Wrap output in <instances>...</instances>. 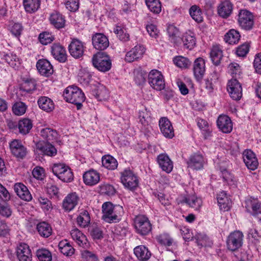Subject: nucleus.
Returning a JSON list of instances; mask_svg holds the SVG:
<instances>
[{
	"label": "nucleus",
	"mask_w": 261,
	"mask_h": 261,
	"mask_svg": "<svg viewBox=\"0 0 261 261\" xmlns=\"http://www.w3.org/2000/svg\"><path fill=\"white\" fill-rule=\"evenodd\" d=\"M70 235L73 240L81 247L86 248L88 246L87 238L79 229L74 228L70 231Z\"/></svg>",
	"instance_id": "nucleus-28"
},
{
	"label": "nucleus",
	"mask_w": 261,
	"mask_h": 261,
	"mask_svg": "<svg viewBox=\"0 0 261 261\" xmlns=\"http://www.w3.org/2000/svg\"><path fill=\"white\" fill-rule=\"evenodd\" d=\"M156 239L158 242L161 245L170 246L172 244V239L167 233H162L157 236Z\"/></svg>",
	"instance_id": "nucleus-54"
},
{
	"label": "nucleus",
	"mask_w": 261,
	"mask_h": 261,
	"mask_svg": "<svg viewBox=\"0 0 261 261\" xmlns=\"http://www.w3.org/2000/svg\"><path fill=\"white\" fill-rule=\"evenodd\" d=\"M68 50L72 57L75 59H79L84 55L85 46L82 41L74 39L69 45Z\"/></svg>",
	"instance_id": "nucleus-10"
},
{
	"label": "nucleus",
	"mask_w": 261,
	"mask_h": 261,
	"mask_svg": "<svg viewBox=\"0 0 261 261\" xmlns=\"http://www.w3.org/2000/svg\"><path fill=\"white\" fill-rule=\"evenodd\" d=\"M146 6L154 14H159L162 10V5L160 0H145Z\"/></svg>",
	"instance_id": "nucleus-47"
},
{
	"label": "nucleus",
	"mask_w": 261,
	"mask_h": 261,
	"mask_svg": "<svg viewBox=\"0 0 261 261\" xmlns=\"http://www.w3.org/2000/svg\"><path fill=\"white\" fill-rule=\"evenodd\" d=\"M41 136L47 141H53L57 138V131L50 128L46 127L41 130Z\"/></svg>",
	"instance_id": "nucleus-45"
},
{
	"label": "nucleus",
	"mask_w": 261,
	"mask_h": 261,
	"mask_svg": "<svg viewBox=\"0 0 261 261\" xmlns=\"http://www.w3.org/2000/svg\"><path fill=\"white\" fill-rule=\"evenodd\" d=\"M158 163L161 168L166 173H170L173 168L172 161L168 155L164 153L159 154L157 158Z\"/></svg>",
	"instance_id": "nucleus-23"
},
{
	"label": "nucleus",
	"mask_w": 261,
	"mask_h": 261,
	"mask_svg": "<svg viewBox=\"0 0 261 261\" xmlns=\"http://www.w3.org/2000/svg\"><path fill=\"white\" fill-rule=\"evenodd\" d=\"M16 254L19 261H32V252L27 244L21 243L17 246Z\"/></svg>",
	"instance_id": "nucleus-17"
},
{
	"label": "nucleus",
	"mask_w": 261,
	"mask_h": 261,
	"mask_svg": "<svg viewBox=\"0 0 261 261\" xmlns=\"http://www.w3.org/2000/svg\"><path fill=\"white\" fill-rule=\"evenodd\" d=\"M250 204L252 208L251 214L261 221V203L251 201Z\"/></svg>",
	"instance_id": "nucleus-56"
},
{
	"label": "nucleus",
	"mask_w": 261,
	"mask_h": 261,
	"mask_svg": "<svg viewBox=\"0 0 261 261\" xmlns=\"http://www.w3.org/2000/svg\"><path fill=\"white\" fill-rule=\"evenodd\" d=\"M36 67L39 73L45 76H49L53 73V67L50 63L46 59H40L36 64Z\"/></svg>",
	"instance_id": "nucleus-21"
},
{
	"label": "nucleus",
	"mask_w": 261,
	"mask_h": 261,
	"mask_svg": "<svg viewBox=\"0 0 261 261\" xmlns=\"http://www.w3.org/2000/svg\"><path fill=\"white\" fill-rule=\"evenodd\" d=\"M36 149L41 151L43 154L54 156L57 154L56 148L50 143L38 142L36 144Z\"/></svg>",
	"instance_id": "nucleus-25"
},
{
	"label": "nucleus",
	"mask_w": 261,
	"mask_h": 261,
	"mask_svg": "<svg viewBox=\"0 0 261 261\" xmlns=\"http://www.w3.org/2000/svg\"><path fill=\"white\" fill-rule=\"evenodd\" d=\"M189 14L193 20L197 23L203 20V13L200 8L197 5H193L189 9Z\"/></svg>",
	"instance_id": "nucleus-36"
},
{
	"label": "nucleus",
	"mask_w": 261,
	"mask_h": 261,
	"mask_svg": "<svg viewBox=\"0 0 261 261\" xmlns=\"http://www.w3.org/2000/svg\"><path fill=\"white\" fill-rule=\"evenodd\" d=\"M144 53L145 48L143 46L136 45L126 53L125 60L128 62H132L141 58Z\"/></svg>",
	"instance_id": "nucleus-22"
},
{
	"label": "nucleus",
	"mask_w": 261,
	"mask_h": 261,
	"mask_svg": "<svg viewBox=\"0 0 261 261\" xmlns=\"http://www.w3.org/2000/svg\"><path fill=\"white\" fill-rule=\"evenodd\" d=\"M27 108V107L24 102H16L12 107V111L16 115L21 116L25 113Z\"/></svg>",
	"instance_id": "nucleus-53"
},
{
	"label": "nucleus",
	"mask_w": 261,
	"mask_h": 261,
	"mask_svg": "<svg viewBox=\"0 0 261 261\" xmlns=\"http://www.w3.org/2000/svg\"><path fill=\"white\" fill-rule=\"evenodd\" d=\"M58 247L61 252L66 256H71L74 253V249L66 240L60 242Z\"/></svg>",
	"instance_id": "nucleus-39"
},
{
	"label": "nucleus",
	"mask_w": 261,
	"mask_h": 261,
	"mask_svg": "<svg viewBox=\"0 0 261 261\" xmlns=\"http://www.w3.org/2000/svg\"><path fill=\"white\" fill-rule=\"evenodd\" d=\"M40 5V0H23V6L25 11L29 13L36 11Z\"/></svg>",
	"instance_id": "nucleus-44"
},
{
	"label": "nucleus",
	"mask_w": 261,
	"mask_h": 261,
	"mask_svg": "<svg viewBox=\"0 0 261 261\" xmlns=\"http://www.w3.org/2000/svg\"><path fill=\"white\" fill-rule=\"evenodd\" d=\"M211 60L213 64L218 65L220 64L223 57L222 51L218 45L214 46L210 53Z\"/></svg>",
	"instance_id": "nucleus-40"
},
{
	"label": "nucleus",
	"mask_w": 261,
	"mask_h": 261,
	"mask_svg": "<svg viewBox=\"0 0 261 261\" xmlns=\"http://www.w3.org/2000/svg\"><path fill=\"white\" fill-rule=\"evenodd\" d=\"M217 123L219 129L224 133H229L232 130V122L227 115H220Z\"/></svg>",
	"instance_id": "nucleus-19"
},
{
	"label": "nucleus",
	"mask_w": 261,
	"mask_h": 261,
	"mask_svg": "<svg viewBox=\"0 0 261 261\" xmlns=\"http://www.w3.org/2000/svg\"><path fill=\"white\" fill-rule=\"evenodd\" d=\"M99 192L101 194L110 196L115 194L116 190L112 185L108 184H103L99 186Z\"/></svg>",
	"instance_id": "nucleus-50"
},
{
	"label": "nucleus",
	"mask_w": 261,
	"mask_h": 261,
	"mask_svg": "<svg viewBox=\"0 0 261 261\" xmlns=\"http://www.w3.org/2000/svg\"><path fill=\"white\" fill-rule=\"evenodd\" d=\"M101 161L102 166L109 170H114L118 166L117 160L109 154L103 155L102 157Z\"/></svg>",
	"instance_id": "nucleus-35"
},
{
	"label": "nucleus",
	"mask_w": 261,
	"mask_h": 261,
	"mask_svg": "<svg viewBox=\"0 0 261 261\" xmlns=\"http://www.w3.org/2000/svg\"><path fill=\"white\" fill-rule=\"evenodd\" d=\"M68 167H69L68 166H66L64 164H55L52 167V171L54 174L58 177L60 175L65 172L66 168H68Z\"/></svg>",
	"instance_id": "nucleus-60"
},
{
	"label": "nucleus",
	"mask_w": 261,
	"mask_h": 261,
	"mask_svg": "<svg viewBox=\"0 0 261 261\" xmlns=\"http://www.w3.org/2000/svg\"><path fill=\"white\" fill-rule=\"evenodd\" d=\"M83 178L84 182L86 185L92 186L99 181L100 174L94 169H90L84 173Z\"/></svg>",
	"instance_id": "nucleus-20"
},
{
	"label": "nucleus",
	"mask_w": 261,
	"mask_h": 261,
	"mask_svg": "<svg viewBox=\"0 0 261 261\" xmlns=\"http://www.w3.org/2000/svg\"><path fill=\"white\" fill-rule=\"evenodd\" d=\"M66 8L71 12H75L79 8V0H67L65 3Z\"/></svg>",
	"instance_id": "nucleus-63"
},
{
	"label": "nucleus",
	"mask_w": 261,
	"mask_h": 261,
	"mask_svg": "<svg viewBox=\"0 0 261 261\" xmlns=\"http://www.w3.org/2000/svg\"><path fill=\"white\" fill-rule=\"evenodd\" d=\"M4 60L11 67L15 68L19 65V61L15 55L12 54H7L4 56Z\"/></svg>",
	"instance_id": "nucleus-59"
},
{
	"label": "nucleus",
	"mask_w": 261,
	"mask_h": 261,
	"mask_svg": "<svg viewBox=\"0 0 261 261\" xmlns=\"http://www.w3.org/2000/svg\"><path fill=\"white\" fill-rule=\"evenodd\" d=\"M114 32L121 41L125 42L129 40V35L125 29L117 25L114 29Z\"/></svg>",
	"instance_id": "nucleus-48"
},
{
	"label": "nucleus",
	"mask_w": 261,
	"mask_h": 261,
	"mask_svg": "<svg viewBox=\"0 0 261 261\" xmlns=\"http://www.w3.org/2000/svg\"><path fill=\"white\" fill-rule=\"evenodd\" d=\"M181 202L186 203L190 207L198 212L200 211L202 205V201L201 198L198 197L195 195H188L187 197H185Z\"/></svg>",
	"instance_id": "nucleus-24"
},
{
	"label": "nucleus",
	"mask_w": 261,
	"mask_h": 261,
	"mask_svg": "<svg viewBox=\"0 0 261 261\" xmlns=\"http://www.w3.org/2000/svg\"><path fill=\"white\" fill-rule=\"evenodd\" d=\"M19 89L25 93H32L36 89V82L32 79L24 81L20 85Z\"/></svg>",
	"instance_id": "nucleus-38"
},
{
	"label": "nucleus",
	"mask_w": 261,
	"mask_h": 261,
	"mask_svg": "<svg viewBox=\"0 0 261 261\" xmlns=\"http://www.w3.org/2000/svg\"><path fill=\"white\" fill-rule=\"evenodd\" d=\"M32 126L31 120L27 118L20 120L18 124L19 132L23 135L28 134L32 128Z\"/></svg>",
	"instance_id": "nucleus-43"
},
{
	"label": "nucleus",
	"mask_w": 261,
	"mask_h": 261,
	"mask_svg": "<svg viewBox=\"0 0 261 261\" xmlns=\"http://www.w3.org/2000/svg\"><path fill=\"white\" fill-rule=\"evenodd\" d=\"M37 103L40 109L46 112H51L55 109V104L53 100L47 96L39 97Z\"/></svg>",
	"instance_id": "nucleus-30"
},
{
	"label": "nucleus",
	"mask_w": 261,
	"mask_h": 261,
	"mask_svg": "<svg viewBox=\"0 0 261 261\" xmlns=\"http://www.w3.org/2000/svg\"><path fill=\"white\" fill-rule=\"evenodd\" d=\"M197 125L199 128L203 131H205L208 136H211L212 131L210 130L207 122L202 119H199L197 121Z\"/></svg>",
	"instance_id": "nucleus-64"
},
{
	"label": "nucleus",
	"mask_w": 261,
	"mask_h": 261,
	"mask_svg": "<svg viewBox=\"0 0 261 261\" xmlns=\"http://www.w3.org/2000/svg\"><path fill=\"white\" fill-rule=\"evenodd\" d=\"M240 37L239 31L231 29L224 35V39L226 43L234 44L238 43Z\"/></svg>",
	"instance_id": "nucleus-37"
},
{
	"label": "nucleus",
	"mask_w": 261,
	"mask_h": 261,
	"mask_svg": "<svg viewBox=\"0 0 261 261\" xmlns=\"http://www.w3.org/2000/svg\"><path fill=\"white\" fill-rule=\"evenodd\" d=\"M79 198L76 193L68 194L64 199L62 206L66 211H70L77 204Z\"/></svg>",
	"instance_id": "nucleus-29"
},
{
	"label": "nucleus",
	"mask_w": 261,
	"mask_h": 261,
	"mask_svg": "<svg viewBox=\"0 0 261 261\" xmlns=\"http://www.w3.org/2000/svg\"><path fill=\"white\" fill-rule=\"evenodd\" d=\"M173 62L177 67L180 68H189L191 64V62L188 58L182 56L176 57L174 58Z\"/></svg>",
	"instance_id": "nucleus-49"
},
{
	"label": "nucleus",
	"mask_w": 261,
	"mask_h": 261,
	"mask_svg": "<svg viewBox=\"0 0 261 261\" xmlns=\"http://www.w3.org/2000/svg\"><path fill=\"white\" fill-rule=\"evenodd\" d=\"M12 154L17 158L23 159L27 154V148L19 140L14 139L9 143Z\"/></svg>",
	"instance_id": "nucleus-11"
},
{
	"label": "nucleus",
	"mask_w": 261,
	"mask_h": 261,
	"mask_svg": "<svg viewBox=\"0 0 261 261\" xmlns=\"http://www.w3.org/2000/svg\"><path fill=\"white\" fill-rule=\"evenodd\" d=\"M161 132L164 137L171 139L174 136V129L171 122L167 117H161L159 121Z\"/></svg>",
	"instance_id": "nucleus-13"
},
{
	"label": "nucleus",
	"mask_w": 261,
	"mask_h": 261,
	"mask_svg": "<svg viewBox=\"0 0 261 261\" xmlns=\"http://www.w3.org/2000/svg\"><path fill=\"white\" fill-rule=\"evenodd\" d=\"M51 53L54 58L61 63L67 60V54L65 48L59 43H55L51 46Z\"/></svg>",
	"instance_id": "nucleus-16"
},
{
	"label": "nucleus",
	"mask_w": 261,
	"mask_h": 261,
	"mask_svg": "<svg viewBox=\"0 0 261 261\" xmlns=\"http://www.w3.org/2000/svg\"><path fill=\"white\" fill-rule=\"evenodd\" d=\"M249 47L248 43H243L237 48L236 53L238 57H245L249 52Z\"/></svg>",
	"instance_id": "nucleus-61"
},
{
	"label": "nucleus",
	"mask_w": 261,
	"mask_h": 261,
	"mask_svg": "<svg viewBox=\"0 0 261 261\" xmlns=\"http://www.w3.org/2000/svg\"><path fill=\"white\" fill-rule=\"evenodd\" d=\"M49 21L50 23L57 29L64 28L65 26L66 20L65 17L57 11L51 14Z\"/></svg>",
	"instance_id": "nucleus-26"
},
{
	"label": "nucleus",
	"mask_w": 261,
	"mask_h": 261,
	"mask_svg": "<svg viewBox=\"0 0 261 261\" xmlns=\"http://www.w3.org/2000/svg\"><path fill=\"white\" fill-rule=\"evenodd\" d=\"M243 234L240 231L231 233L227 240V248L231 251H235L242 246Z\"/></svg>",
	"instance_id": "nucleus-8"
},
{
	"label": "nucleus",
	"mask_w": 261,
	"mask_h": 261,
	"mask_svg": "<svg viewBox=\"0 0 261 261\" xmlns=\"http://www.w3.org/2000/svg\"><path fill=\"white\" fill-rule=\"evenodd\" d=\"M89 231L94 239H101L103 238V233L101 229L96 226H92L89 228Z\"/></svg>",
	"instance_id": "nucleus-62"
},
{
	"label": "nucleus",
	"mask_w": 261,
	"mask_h": 261,
	"mask_svg": "<svg viewBox=\"0 0 261 261\" xmlns=\"http://www.w3.org/2000/svg\"><path fill=\"white\" fill-rule=\"evenodd\" d=\"M238 22L243 30L249 31L254 25V16L251 12L246 9H241L238 14Z\"/></svg>",
	"instance_id": "nucleus-4"
},
{
	"label": "nucleus",
	"mask_w": 261,
	"mask_h": 261,
	"mask_svg": "<svg viewBox=\"0 0 261 261\" xmlns=\"http://www.w3.org/2000/svg\"><path fill=\"white\" fill-rule=\"evenodd\" d=\"M217 201L220 209L224 211L229 209V201L225 192L222 191L217 195Z\"/></svg>",
	"instance_id": "nucleus-46"
},
{
	"label": "nucleus",
	"mask_w": 261,
	"mask_h": 261,
	"mask_svg": "<svg viewBox=\"0 0 261 261\" xmlns=\"http://www.w3.org/2000/svg\"><path fill=\"white\" fill-rule=\"evenodd\" d=\"M243 158L244 163L249 169L254 170L257 168V159L255 153L250 149H246L243 151Z\"/></svg>",
	"instance_id": "nucleus-12"
},
{
	"label": "nucleus",
	"mask_w": 261,
	"mask_h": 261,
	"mask_svg": "<svg viewBox=\"0 0 261 261\" xmlns=\"http://www.w3.org/2000/svg\"><path fill=\"white\" fill-rule=\"evenodd\" d=\"M58 177L64 182H69L73 179V174L71 169L68 167L66 168L65 172L60 175Z\"/></svg>",
	"instance_id": "nucleus-58"
},
{
	"label": "nucleus",
	"mask_w": 261,
	"mask_h": 261,
	"mask_svg": "<svg viewBox=\"0 0 261 261\" xmlns=\"http://www.w3.org/2000/svg\"><path fill=\"white\" fill-rule=\"evenodd\" d=\"M167 33L170 41L174 43L178 44L181 42L180 32L178 28L172 24H170L167 28Z\"/></svg>",
	"instance_id": "nucleus-34"
},
{
	"label": "nucleus",
	"mask_w": 261,
	"mask_h": 261,
	"mask_svg": "<svg viewBox=\"0 0 261 261\" xmlns=\"http://www.w3.org/2000/svg\"><path fill=\"white\" fill-rule=\"evenodd\" d=\"M91 74L85 69H82L79 73V81L82 84L87 85L91 81Z\"/></svg>",
	"instance_id": "nucleus-55"
},
{
	"label": "nucleus",
	"mask_w": 261,
	"mask_h": 261,
	"mask_svg": "<svg viewBox=\"0 0 261 261\" xmlns=\"http://www.w3.org/2000/svg\"><path fill=\"white\" fill-rule=\"evenodd\" d=\"M102 219L106 222L117 223L121 220L123 208L119 205H114L110 202H106L102 205Z\"/></svg>",
	"instance_id": "nucleus-1"
},
{
	"label": "nucleus",
	"mask_w": 261,
	"mask_h": 261,
	"mask_svg": "<svg viewBox=\"0 0 261 261\" xmlns=\"http://www.w3.org/2000/svg\"><path fill=\"white\" fill-rule=\"evenodd\" d=\"M92 42L93 47L97 50H102L109 45L108 38L102 33H95L92 36Z\"/></svg>",
	"instance_id": "nucleus-14"
},
{
	"label": "nucleus",
	"mask_w": 261,
	"mask_h": 261,
	"mask_svg": "<svg viewBox=\"0 0 261 261\" xmlns=\"http://www.w3.org/2000/svg\"><path fill=\"white\" fill-rule=\"evenodd\" d=\"M63 96L66 101L76 106L77 110H80L82 103L85 100V96L83 91L76 86H69L64 91Z\"/></svg>",
	"instance_id": "nucleus-2"
},
{
	"label": "nucleus",
	"mask_w": 261,
	"mask_h": 261,
	"mask_svg": "<svg viewBox=\"0 0 261 261\" xmlns=\"http://www.w3.org/2000/svg\"><path fill=\"white\" fill-rule=\"evenodd\" d=\"M134 251L135 255L140 260H147L151 256V253L148 248L143 245L136 247Z\"/></svg>",
	"instance_id": "nucleus-32"
},
{
	"label": "nucleus",
	"mask_w": 261,
	"mask_h": 261,
	"mask_svg": "<svg viewBox=\"0 0 261 261\" xmlns=\"http://www.w3.org/2000/svg\"><path fill=\"white\" fill-rule=\"evenodd\" d=\"M36 255L39 261H51L52 260L51 252L45 249H38L36 252Z\"/></svg>",
	"instance_id": "nucleus-51"
},
{
	"label": "nucleus",
	"mask_w": 261,
	"mask_h": 261,
	"mask_svg": "<svg viewBox=\"0 0 261 261\" xmlns=\"http://www.w3.org/2000/svg\"><path fill=\"white\" fill-rule=\"evenodd\" d=\"M193 71L197 81H201L205 71V62L202 58H198L195 60L193 64Z\"/></svg>",
	"instance_id": "nucleus-18"
},
{
	"label": "nucleus",
	"mask_w": 261,
	"mask_h": 261,
	"mask_svg": "<svg viewBox=\"0 0 261 261\" xmlns=\"http://www.w3.org/2000/svg\"><path fill=\"white\" fill-rule=\"evenodd\" d=\"M91 219L88 212L84 210L81 212L77 217L76 221L77 224L81 227L85 228L89 225Z\"/></svg>",
	"instance_id": "nucleus-42"
},
{
	"label": "nucleus",
	"mask_w": 261,
	"mask_h": 261,
	"mask_svg": "<svg viewBox=\"0 0 261 261\" xmlns=\"http://www.w3.org/2000/svg\"><path fill=\"white\" fill-rule=\"evenodd\" d=\"M14 190L17 195L22 200L30 201L32 196L27 187L22 183H16L14 185Z\"/></svg>",
	"instance_id": "nucleus-27"
},
{
	"label": "nucleus",
	"mask_w": 261,
	"mask_h": 261,
	"mask_svg": "<svg viewBox=\"0 0 261 261\" xmlns=\"http://www.w3.org/2000/svg\"><path fill=\"white\" fill-rule=\"evenodd\" d=\"M204 163L203 156L199 153L192 154L187 162L188 168L196 170L201 169Z\"/></svg>",
	"instance_id": "nucleus-15"
},
{
	"label": "nucleus",
	"mask_w": 261,
	"mask_h": 261,
	"mask_svg": "<svg viewBox=\"0 0 261 261\" xmlns=\"http://www.w3.org/2000/svg\"><path fill=\"white\" fill-rule=\"evenodd\" d=\"M37 230L40 235L44 238H48L52 233V229L49 224L42 222L37 224Z\"/></svg>",
	"instance_id": "nucleus-41"
},
{
	"label": "nucleus",
	"mask_w": 261,
	"mask_h": 261,
	"mask_svg": "<svg viewBox=\"0 0 261 261\" xmlns=\"http://www.w3.org/2000/svg\"><path fill=\"white\" fill-rule=\"evenodd\" d=\"M232 10V5L229 1L222 2L218 7V13L221 17L226 18L230 16Z\"/></svg>",
	"instance_id": "nucleus-31"
},
{
	"label": "nucleus",
	"mask_w": 261,
	"mask_h": 261,
	"mask_svg": "<svg viewBox=\"0 0 261 261\" xmlns=\"http://www.w3.org/2000/svg\"><path fill=\"white\" fill-rule=\"evenodd\" d=\"M135 223L137 232L142 236L147 235L151 230V224L148 218L144 215L138 216Z\"/></svg>",
	"instance_id": "nucleus-6"
},
{
	"label": "nucleus",
	"mask_w": 261,
	"mask_h": 261,
	"mask_svg": "<svg viewBox=\"0 0 261 261\" xmlns=\"http://www.w3.org/2000/svg\"><path fill=\"white\" fill-rule=\"evenodd\" d=\"M227 89L230 96L233 99L238 100L242 97V86L236 79H232L228 82Z\"/></svg>",
	"instance_id": "nucleus-9"
},
{
	"label": "nucleus",
	"mask_w": 261,
	"mask_h": 261,
	"mask_svg": "<svg viewBox=\"0 0 261 261\" xmlns=\"http://www.w3.org/2000/svg\"><path fill=\"white\" fill-rule=\"evenodd\" d=\"M148 83L154 89L161 91L165 87L164 77L157 70H152L148 74Z\"/></svg>",
	"instance_id": "nucleus-5"
},
{
	"label": "nucleus",
	"mask_w": 261,
	"mask_h": 261,
	"mask_svg": "<svg viewBox=\"0 0 261 261\" xmlns=\"http://www.w3.org/2000/svg\"><path fill=\"white\" fill-rule=\"evenodd\" d=\"M93 66L99 71L106 72L111 67V61L109 57L102 52H99L92 58Z\"/></svg>",
	"instance_id": "nucleus-3"
},
{
	"label": "nucleus",
	"mask_w": 261,
	"mask_h": 261,
	"mask_svg": "<svg viewBox=\"0 0 261 261\" xmlns=\"http://www.w3.org/2000/svg\"><path fill=\"white\" fill-rule=\"evenodd\" d=\"M38 39L42 44L47 45L55 40V36L49 32H44L39 34Z\"/></svg>",
	"instance_id": "nucleus-52"
},
{
	"label": "nucleus",
	"mask_w": 261,
	"mask_h": 261,
	"mask_svg": "<svg viewBox=\"0 0 261 261\" xmlns=\"http://www.w3.org/2000/svg\"><path fill=\"white\" fill-rule=\"evenodd\" d=\"M185 48L192 49L196 45V39L194 34L191 32H186L181 38Z\"/></svg>",
	"instance_id": "nucleus-33"
},
{
	"label": "nucleus",
	"mask_w": 261,
	"mask_h": 261,
	"mask_svg": "<svg viewBox=\"0 0 261 261\" xmlns=\"http://www.w3.org/2000/svg\"><path fill=\"white\" fill-rule=\"evenodd\" d=\"M95 96L99 100H103L109 97V92L105 87L97 88L95 91Z\"/></svg>",
	"instance_id": "nucleus-57"
},
{
	"label": "nucleus",
	"mask_w": 261,
	"mask_h": 261,
	"mask_svg": "<svg viewBox=\"0 0 261 261\" xmlns=\"http://www.w3.org/2000/svg\"><path fill=\"white\" fill-rule=\"evenodd\" d=\"M120 174L121 182L125 187L132 190L138 186V178L130 169H125Z\"/></svg>",
	"instance_id": "nucleus-7"
}]
</instances>
